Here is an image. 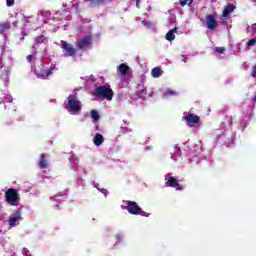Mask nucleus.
<instances>
[{"label":"nucleus","instance_id":"8","mask_svg":"<svg viewBox=\"0 0 256 256\" xmlns=\"http://www.w3.org/2000/svg\"><path fill=\"white\" fill-rule=\"evenodd\" d=\"M206 25L210 31H215L219 24L217 23L215 16L208 14L206 15Z\"/></svg>","mask_w":256,"mask_h":256},{"label":"nucleus","instance_id":"34","mask_svg":"<svg viewBox=\"0 0 256 256\" xmlns=\"http://www.w3.org/2000/svg\"><path fill=\"white\" fill-rule=\"evenodd\" d=\"M193 5V0H188V7H191Z\"/></svg>","mask_w":256,"mask_h":256},{"label":"nucleus","instance_id":"33","mask_svg":"<svg viewBox=\"0 0 256 256\" xmlns=\"http://www.w3.org/2000/svg\"><path fill=\"white\" fill-rule=\"evenodd\" d=\"M101 193H103L104 195H107L109 192L107 191V189L105 188H102L101 190Z\"/></svg>","mask_w":256,"mask_h":256},{"label":"nucleus","instance_id":"21","mask_svg":"<svg viewBox=\"0 0 256 256\" xmlns=\"http://www.w3.org/2000/svg\"><path fill=\"white\" fill-rule=\"evenodd\" d=\"M91 117L94 119V121H99V119H101L97 110H91Z\"/></svg>","mask_w":256,"mask_h":256},{"label":"nucleus","instance_id":"3","mask_svg":"<svg viewBox=\"0 0 256 256\" xmlns=\"http://www.w3.org/2000/svg\"><path fill=\"white\" fill-rule=\"evenodd\" d=\"M5 199L9 205H17L19 201V192L15 188H10L5 192Z\"/></svg>","mask_w":256,"mask_h":256},{"label":"nucleus","instance_id":"37","mask_svg":"<svg viewBox=\"0 0 256 256\" xmlns=\"http://www.w3.org/2000/svg\"><path fill=\"white\" fill-rule=\"evenodd\" d=\"M11 101H12V99H11V97H9V99H8V103H11Z\"/></svg>","mask_w":256,"mask_h":256},{"label":"nucleus","instance_id":"25","mask_svg":"<svg viewBox=\"0 0 256 256\" xmlns=\"http://www.w3.org/2000/svg\"><path fill=\"white\" fill-rule=\"evenodd\" d=\"M216 53H218L219 55H223V53H225V47H216L215 48Z\"/></svg>","mask_w":256,"mask_h":256},{"label":"nucleus","instance_id":"39","mask_svg":"<svg viewBox=\"0 0 256 256\" xmlns=\"http://www.w3.org/2000/svg\"><path fill=\"white\" fill-rule=\"evenodd\" d=\"M230 125H233V120L230 121Z\"/></svg>","mask_w":256,"mask_h":256},{"label":"nucleus","instance_id":"19","mask_svg":"<svg viewBox=\"0 0 256 256\" xmlns=\"http://www.w3.org/2000/svg\"><path fill=\"white\" fill-rule=\"evenodd\" d=\"M47 41V37L45 35H40L35 38L36 45H41V43H45Z\"/></svg>","mask_w":256,"mask_h":256},{"label":"nucleus","instance_id":"16","mask_svg":"<svg viewBox=\"0 0 256 256\" xmlns=\"http://www.w3.org/2000/svg\"><path fill=\"white\" fill-rule=\"evenodd\" d=\"M11 29V22H0V33H5Z\"/></svg>","mask_w":256,"mask_h":256},{"label":"nucleus","instance_id":"23","mask_svg":"<svg viewBox=\"0 0 256 256\" xmlns=\"http://www.w3.org/2000/svg\"><path fill=\"white\" fill-rule=\"evenodd\" d=\"M171 95H177V92L173 90H167L166 92L163 93V97H171Z\"/></svg>","mask_w":256,"mask_h":256},{"label":"nucleus","instance_id":"10","mask_svg":"<svg viewBox=\"0 0 256 256\" xmlns=\"http://www.w3.org/2000/svg\"><path fill=\"white\" fill-rule=\"evenodd\" d=\"M90 44H91L90 36H85L84 38H82L77 42V47L78 49L83 50L85 49V47H89Z\"/></svg>","mask_w":256,"mask_h":256},{"label":"nucleus","instance_id":"7","mask_svg":"<svg viewBox=\"0 0 256 256\" xmlns=\"http://www.w3.org/2000/svg\"><path fill=\"white\" fill-rule=\"evenodd\" d=\"M20 221H23V217L21 216V210L18 209L8 219V225L10 227H17Z\"/></svg>","mask_w":256,"mask_h":256},{"label":"nucleus","instance_id":"5","mask_svg":"<svg viewBox=\"0 0 256 256\" xmlns=\"http://www.w3.org/2000/svg\"><path fill=\"white\" fill-rule=\"evenodd\" d=\"M165 187H171L172 189H176V191H183V185L179 183V180L174 176L168 175L165 178Z\"/></svg>","mask_w":256,"mask_h":256},{"label":"nucleus","instance_id":"31","mask_svg":"<svg viewBox=\"0 0 256 256\" xmlns=\"http://www.w3.org/2000/svg\"><path fill=\"white\" fill-rule=\"evenodd\" d=\"M116 239L118 242H121L123 240V236L121 234H117Z\"/></svg>","mask_w":256,"mask_h":256},{"label":"nucleus","instance_id":"22","mask_svg":"<svg viewBox=\"0 0 256 256\" xmlns=\"http://www.w3.org/2000/svg\"><path fill=\"white\" fill-rule=\"evenodd\" d=\"M246 31H247V33H251V31H252V33H256V24L254 23L251 26H248L246 28Z\"/></svg>","mask_w":256,"mask_h":256},{"label":"nucleus","instance_id":"24","mask_svg":"<svg viewBox=\"0 0 256 256\" xmlns=\"http://www.w3.org/2000/svg\"><path fill=\"white\" fill-rule=\"evenodd\" d=\"M247 47H255L256 45V38L250 39L247 43H246Z\"/></svg>","mask_w":256,"mask_h":256},{"label":"nucleus","instance_id":"11","mask_svg":"<svg viewBox=\"0 0 256 256\" xmlns=\"http://www.w3.org/2000/svg\"><path fill=\"white\" fill-rule=\"evenodd\" d=\"M38 166L40 169H47V167H49V161L45 157V154L40 155V160L38 162Z\"/></svg>","mask_w":256,"mask_h":256},{"label":"nucleus","instance_id":"13","mask_svg":"<svg viewBox=\"0 0 256 256\" xmlns=\"http://www.w3.org/2000/svg\"><path fill=\"white\" fill-rule=\"evenodd\" d=\"M50 75H53V68L44 70L42 73H37L36 77H38V79H47Z\"/></svg>","mask_w":256,"mask_h":256},{"label":"nucleus","instance_id":"9","mask_svg":"<svg viewBox=\"0 0 256 256\" xmlns=\"http://www.w3.org/2000/svg\"><path fill=\"white\" fill-rule=\"evenodd\" d=\"M183 119L187 125H195L201 121V118L194 113L186 114V116H183Z\"/></svg>","mask_w":256,"mask_h":256},{"label":"nucleus","instance_id":"1","mask_svg":"<svg viewBox=\"0 0 256 256\" xmlns=\"http://www.w3.org/2000/svg\"><path fill=\"white\" fill-rule=\"evenodd\" d=\"M125 204L126 206H122V209H126V211L130 213V215H141L142 217H149V214L143 211V209L139 207V204H137V202L127 200L125 201Z\"/></svg>","mask_w":256,"mask_h":256},{"label":"nucleus","instance_id":"14","mask_svg":"<svg viewBox=\"0 0 256 256\" xmlns=\"http://www.w3.org/2000/svg\"><path fill=\"white\" fill-rule=\"evenodd\" d=\"M104 141L105 138H103V135L98 133L94 136L93 143L96 145V147H99V145H101Z\"/></svg>","mask_w":256,"mask_h":256},{"label":"nucleus","instance_id":"36","mask_svg":"<svg viewBox=\"0 0 256 256\" xmlns=\"http://www.w3.org/2000/svg\"><path fill=\"white\" fill-rule=\"evenodd\" d=\"M176 151L179 153V155L181 154V148H177Z\"/></svg>","mask_w":256,"mask_h":256},{"label":"nucleus","instance_id":"2","mask_svg":"<svg viewBox=\"0 0 256 256\" xmlns=\"http://www.w3.org/2000/svg\"><path fill=\"white\" fill-rule=\"evenodd\" d=\"M95 97L98 99H106L107 101L113 100V90L107 86H98L94 91Z\"/></svg>","mask_w":256,"mask_h":256},{"label":"nucleus","instance_id":"40","mask_svg":"<svg viewBox=\"0 0 256 256\" xmlns=\"http://www.w3.org/2000/svg\"><path fill=\"white\" fill-rule=\"evenodd\" d=\"M8 73H9V70H6V75H8Z\"/></svg>","mask_w":256,"mask_h":256},{"label":"nucleus","instance_id":"17","mask_svg":"<svg viewBox=\"0 0 256 256\" xmlns=\"http://www.w3.org/2000/svg\"><path fill=\"white\" fill-rule=\"evenodd\" d=\"M151 73H152V77L157 79V78L161 77V75H163V70H161V68H159V67H155L152 69Z\"/></svg>","mask_w":256,"mask_h":256},{"label":"nucleus","instance_id":"32","mask_svg":"<svg viewBox=\"0 0 256 256\" xmlns=\"http://www.w3.org/2000/svg\"><path fill=\"white\" fill-rule=\"evenodd\" d=\"M23 255L27 256V255H31V253L29 252L28 249H23Z\"/></svg>","mask_w":256,"mask_h":256},{"label":"nucleus","instance_id":"20","mask_svg":"<svg viewBox=\"0 0 256 256\" xmlns=\"http://www.w3.org/2000/svg\"><path fill=\"white\" fill-rule=\"evenodd\" d=\"M31 23H35V17H33V16L24 17L25 27H27V25H31Z\"/></svg>","mask_w":256,"mask_h":256},{"label":"nucleus","instance_id":"6","mask_svg":"<svg viewBox=\"0 0 256 256\" xmlns=\"http://www.w3.org/2000/svg\"><path fill=\"white\" fill-rule=\"evenodd\" d=\"M61 48L63 51H65V57H75V53H77V50L71 45L70 43H67L65 40H61Z\"/></svg>","mask_w":256,"mask_h":256},{"label":"nucleus","instance_id":"4","mask_svg":"<svg viewBox=\"0 0 256 256\" xmlns=\"http://www.w3.org/2000/svg\"><path fill=\"white\" fill-rule=\"evenodd\" d=\"M68 107L73 113H80L81 111V102L77 100V96L70 94L68 96Z\"/></svg>","mask_w":256,"mask_h":256},{"label":"nucleus","instance_id":"12","mask_svg":"<svg viewBox=\"0 0 256 256\" xmlns=\"http://www.w3.org/2000/svg\"><path fill=\"white\" fill-rule=\"evenodd\" d=\"M233 11H235V5L234 4H228L223 12H222V16L224 17H229V15H231V13H233Z\"/></svg>","mask_w":256,"mask_h":256},{"label":"nucleus","instance_id":"30","mask_svg":"<svg viewBox=\"0 0 256 256\" xmlns=\"http://www.w3.org/2000/svg\"><path fill=\"white\" fill-rule=\"evenodd\" d=\"M251 75H252V77L256 78V64L252 69Z\"/></svg>","mask_w":256,"mask_h":256},{"label":"nucleus","instance_id":"26","mask_svg":"<svg viewBox=\"0 0 256 256\" xmlns=\"http://www.w3.org/2000/svg\"><path fill=\"white\" fill-rule=\"evenodd\" d=\"M7 7H13L15 5V0H6Z\"/></svg>","mask_w":256,"mask_h":256},{"label":"nucleus","instance_id":"18","mask_svg":"<svg viewBox=\"0 0 256 256\" xmlns=\"http://www.w3.org/2000/svg\"><path fill=\"white\" fill-rule=\"evenodd\" d=\"M118 69L121 75H127V73H129V66H127V64H120Z\"/></svg>","mask_w":256,"mask_h":256},{"label":"nucleus","instance_id":"38","mask_svg":"<svg viewBox=\"0 0 256 256\" xmlns=\"http://www.w3.org/2000/svg\"><path fill=\"white\" fill-rule=\"evenodd\" d=\"M3 66L1 65V57H0V69L2 68Z\"/></svg>","mask_w":256,"mask_h":256},{"label":"nucleus","instance_id":"27","mask_svg":"<svg viewBox=\"0 0 256 256\" xmlns=\"http://www.w3.org/2000/svg\"><path fill=\"white\" fill-rule=\"evenodd\" d=\"M33 59H35V55H28V56L26 57V61H27L28 63H31V61H33Z\"/></svg>","mask_w":256,"mask_h":256},{"label":"nucleus","instance_id":"29","mask_svg":"<svg viewBox=\"0 0 256 256\" xmlns=\"http://www.w3.org/2000/svg\"><path fill=\"white\" fill-rule=\"evenodd\" d=\"M187 3H189V0H180L181 7H185V5H187Z\"/></svg>","mask_w":256,"mask_h":256},{"label":"nucleus","instance_id":"28","mask_svg":"<svg viewBox=\"0 0 256 256\" xmlns=\"http://www.w3.org/2000/svg\"><path fill=\"white\" fill-rule=\"evenodd\" d=\"M93 3H96V5H103V3H105V0H93Z\"/></svg>","mask_w":256,"mask_h":256},{"label":"nucleus","instance_id":"41","mask_svg":"<svg viewBox=\"0 0 256 256\" xmlns=\"http://www.w3.org/2000/svg\"><path fill=\"white\" fill-rule=\"evenodd\" d=\"M54 207H55V209H57L59 206H58V205H55Z\"/></svg>","mask_w":256,"mask_h":256},{"label":"nucleus","instance_id":"35","mask_svg":"<svg viewBox=\"0 0 256 256\" xmlns=\"http://www.w3.org/2000/svg\"><path fill=\"white\" fill-rule=\"evenodd\" d=\"M139 3H140V1L139 0H137V2H136V7L139 9Z\"/></svg>","mask_w":256,"mask_h":256},{"label":"nucleus","instance_id":"15","mask_svg":"<svg viewBox=\"0 0 256 256\" xmlns=\"http://www.w3.org/2000/svg\"><path fill=\"white\" fill-rule=\"evenodd\" d=\"M175 33H177V28L169 30L168 33L166 34V40L175 41Z\"/></svg>","mask_w":256,"mask_h":256}]
</instances>
